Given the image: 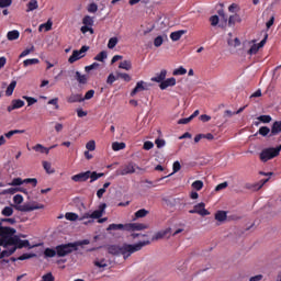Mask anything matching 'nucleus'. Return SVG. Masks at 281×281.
<instances>
[{
    "label": "nucleus",
    "instance_id": "nucleus-32",
    "mask_svg": "<svg viewBox=\"0 0 281 281\" xmlns=\"http://www.w3.org/2000/svg\"><path fill=\"white\" fill-rule=\"evenodd\" d=\"M19 36H21V33L18 30L9 31L7 33L8 41H18Z\"/></svg>",
    "mask_w": 281,
    "mask_h": 281
},
{
    "label": "nucleus",
    "instance_id": "nucleus-12",
    "mask_svg": "<svg viewBox=\"0 0 281 281\" xmlns=\"http://www.w3.org/2000/svg\"><path fill=\"white\" fill-rule=\"evenodd\" d=\"M16 234V229L10 226H3L0 222V241L5 238V236H14Z\"/></svg>",
    "mask_w": 281,
    "mask_h": 281
},
{
    "label": "nucleus",
    "instance_id": "nucleus-21",
    "mask_svg": "<svg viewBox=\"0 0 281 281\" xmlns=\"http://www.w3.org/2000/svg\"><path fill=\"white\" fill-rule=\"evenodd\" d=\"M108 254H111V256H122V246L109 245Z\"/></svg>",
    "mask_w": 281,
    "mask_h": 281
},
{
    "label": "nucleus",
    "instance_id": "nucleus-45",
    "mask_svg": "<svg viewBox=\"0 0 281 281\" xmlns=\"http://www.w3.org/2000/svg\"><path fill=\"white\" fill-rule=\"evenodd\" d=\"M191 188H193V190H196V192L203 190V180H195L194 182H192Z\"/></svg>",
    "mask_w": 281,
    "mask_h": 281
},
{
    "label": "nucleus",
    "instance_id": "nucleus-37",
    "mask_svg": "<svg viewBox=\"0 0 281 281\" xmlns=\"http://www.w3.org/2000/svg\"><path fill=\"white\" fill-rule=\"evenodd\" d=\"M75 80H77L79 85H87V75H82L80 71H76Z\"/></svg>",
    "mask_w": 281,
    "mask_h": 281
},
{
    "label": "nucleus",
    "instance_id": "nucleus-9",
    "mask_svg": "<svg viewBox=\"0 0 281 281\" xmlns=\"http://www.w3.org/2000/svg\"><path fill=\"white\" fill-rule=\"evenodd\" d=\"M14 210L18 212H34V210H45L44 204H23V205H13Z\"/></svg>",
    "mask_w": 281,
    "mask_h": 281
},
{
    "label": "nucleus",
    "instance_id": "nucleus-42",
    "mask_svg": "<svg viewBox=\"0 0 281 281\" xmlns=\"http://www.w3.org/2000/svg\"><path fill=\"white\" fill-rule=\"evenodd\" d=\"M108 53L106 50H102L95 57H94V60H98V63H104V60H106L108 58Z\"/></svg>",
    "mask_w": 281,
    "mask_h": 281
},
{
    "label": "nucleus",
    "instance_id": "nucleus-50",
    "mask_svg": "<svg viewBox=\"0 0 281 281\" xmlns=\"http://www.w3.org/2000/svg\"><path fill=\"white\" fill-rule=\"evenodd\" d=\"M117 43H119L117 37H111L108 42V49H115Z\"/></svg>",
    "mask_w": 281,
    "mask_h": 281
},
{
    "label": "nucleus",
    "instance_id": "nucleus-58",
    "mask_svg": "<svg viewBox=\"0 0 281 281\" xmlns=\"http://www.w3.org/2000/svg\"><path fill=\"white\" fill-rule=\"evenodd\" d=\"M260 50V48L258 47V45L257 44H252L251 46H250V48L247 50V54L249 55V56H254V54H256L257 52H259Z\"/></svg>",
    "mask_w": 281,
    "mask_h": 281
},
{
    "label": "nucleus",
    "instance_id": "nucleus-1",
    "mask_svg": "<svg viewBox=\"0 0 281 281\" xmlns=\"http://www.w3.org/2000/svg\"><path fill=\"white\" fill-rule=\"evenodd\" d=\"M41 244L31 245L29 239H21L19 235H7L3 240L0 241V247H14L16 249H34V247H38Z\"/></svg>",
    "mask_w": 281,
    "mask_h": 281
},
{
    "label": "nucleus",
    "instance_id": "nucleus-56",
    "mask_svg": "<svg viewBox=\"0 0 281 281\" xmlns=\"http://www.w3.org/2000/svg\"><path fill=\"white\" fill-rule=\"evenodd\" d=\"M220 21H221V18H218V15H212L211 18H210V23H211V25L213 26V27H216V25H218V23H220Z\"/></svg>",
    "mask_w": 281,
    "mask_h": 281
},
{
    "label": "nucleus",
    "instance_id": "nucleus-25",
    "mask_svg": "<svg viewBox=\"0 0 281 281\" xmlns=\"http://www.w3.org/2000/svg\"><path fill=\"white\" fill-rule=\"evenodd\" d=\"M215 221L218 223H225V221H227V211H217L215 213Z\"/></svg>",
    "mask_w": 281,
    "mask_h": 281
},
{
    "label": "nucleus",
    "instance_id": "nucleus-29",
    "mask_svg": "<svg viewBox=\"0 0 281 281\" xmlns=\"http://www.w3.org/2000/svg\"><path fill=\"white\" fill-rule=\"evenodd\" d=\"M172 170H173L172 173L160 178L158 181H161L162 179H168V177H172V175H176V172H179V170H181V162H179V160H176L173 162Z\"/></svg>",
    "mask_w": 281,
    "mask_h": 281
},
{
    "label": "nucleus",
    "instance_id": "nucleus-8",
    "mask_svg": "<svg viewBox=\"0 0 281 281\" xmlns=\"http://www.w3.org/2000/svg\"><path fill=\"white\" fill-rule=\"evenodd\" d=\"M88 49H90V47L87 45L81 46L79 50L74 49L71 56L68 58V63L74 65V63L80 60V58H85V54H87Z\"/></svg>",
    "mask_w": 281,
    "mask_h": 281
},
{
    "label": "nucleus",
    "instance_id": "nucleus-30",
    "mask_svg": "<svg viewBox=\"0 0 281 281\" xmlns=\"http://www.w3.org/2000/svg\"><path fill=\"white\" fill-rule=\"evenodd\" d=\"M55 256H58L56 247L55 248H45L44 249V257L45 258H55Z\"/></svg>",
    "mask_w": 281,
    "mask_h": 281
},
{
    "label": "nucleus",
    "instance_id": "nucleus-54",
    "mask_svg": "<svg viewBox=\"0 0 281 281\" xmlns=\"http://www.w3.org/2000/svg\"><path fill=\"white\" fill-rule=\"evenodd\" d=\"M41 63L38 58L25 59L23 61L24 67H30L31 65H38Z\"/></svg>",
    "mask_w": 281,
    "mask_h": 281
},
{
    "label": "nucleus",
    "instance_id": "nucleus-31",
    "mask_svg": "<svg viewBox=\"0 0 281 281\" xmlns=\"http://www.w3.org/2000/svg\"><path fill=\"white\" fill-rule=\"evenodd\" d=\"M67 102H69V104H74L76 102H85V99H82V94H71L67 99Z\"/></svg>",
    "mask_w": 281,
    "mask_h": 281
},
{
    "label": "nucleus",
    "instance_id": "nucleus-11",
    "mask_svg": "<svg viewBox=\"0 0 281 281\" xmlns=\"http://www.w3.org/2000/svg\"><path fill=\"white\" fill-rule=\"evenodd\" d=\"M189 214H199L200 216H210V211L205 209L204 202H200L189 211Z\"/></svg>",
    "mask_w": 281,
    "mask_h": 281
},
{
    "label": "nucleus",
    "instance_id": "nucleus-49",
    "mask_svg": "<svg viewBox=\"0 0 281 281\" xmlns=\"http://www.w3.org/2000/svg\"><path fill=\"white\" fill-rule=\"evenodd\" d=\"M82 24L87 25L88 27H93V18H91L90 15H86L82 19Z\"/></svg>",
    "mask_w": 281,
    "mask_h": 281
},
{
    "label": "nucleus",
    "instance_id": "nucleus-60",
    "mask_svg": "<svg viewBox=\"0 0 281 281\" xmlns=\"http://www.w3.org/2000/svg\"><path fill=\"white\" fill-rule=\"evenodd\" d=\"M56 278L54 277V274L52 272H47L46 274H44L42 277V281H55Z\"/></svg>",
    "mask_w": 281,
    "mask_h": 281
},
{
    "label": "nucleus",
    "instance_id": "nucleus-46",
    "mask_svg": "<svg viewBox=\"0 0 281 281\" xmlns=\"http://www.w3.org/2000/svg\"><path fill=\"white\" fill-rule=\"evenodd\" d=\"M43 168L47 172V175H54V172H56L55 169H52V164L48 161H43Z\"/></svg>",
    "mask_w": 281,
    "mask_h": 281
},
{
    "label": "nucleus",
    "instance_id": "nucleus-15",
    "mask_svg": "<svg viewBox=\"0 0 281 281\" xmlns=\"http://www.w3.org/2000/svg\"><path fill=\"white\" fill-rule=\"evenodd\" d=\"M164 203H166L167 207H177V205H181V198H172V196H165L162 198Z\"/></svg>",
    "mask_w": 281,
    "mask_h": 281
},
{
    "label": "nucleus",
    "instance_id": "nucleus-40",
    "mask_svg": "<svg viewBox=\"0 0 281 281\" xmlns=\"http://www.w3.org/2000/svg\"><path fill=\"white\" fill-rule=\"evenodd\" d=\"M38 255L34 252H24L20 257H18V260H30L32 258H37Z\"/></svg>",
    "mask_w": 281,
    "mask_h": 281
},
{
    "label": "nucleus",
    "instance_id": "nucleus-26",
    "mask_svg": "<svg viewBox=\"0 0 281 281\" xmlns=\"http://www.w3.org/2000/svg\"><path fill=\"white\" fill-rule=\"evenodd\" d=\"M148 214H150V212L146 209H140L138 211L135 212L134 214V218L133 221H137V218H146V216H148Z\"/></svg>",
    "mask_w": 281,
    "mask_h": 281
},
{
    "label": "nucleus",
    "instance_id": "nucleus-57",
    "mask_svg": "<svg viewBox=\"0 0 281 281\" xmlns=\"http://www.w3.org/2000/svg\"><path fill=\"white\" fill-rule=\"evenodd\" d=\"M24 183H31V186H33V188H36V186H38V180L36 178H26L23 180Z\"/></svg>",
    "mask_w": 281,
    "mask_h": 281
},
{
    "label": "nucleus",
    "instance_id": "nucleus-43",
    "mask_svg": "<svg viewBox=\"0 0 281 281\" xmlns=\"http://www.w3.org/2000/svg\"><path fill=\"white\" fill-rule=\"evenodd\" d=\"M187 74L188 69H186L183 66H180L179 68L172 71V76H186Z\"/></svg>",
    "mask_w": 281,
    "mask_h": 281
},
{
    "label": "nucleus",
    "instance_id": "nucleus-23",
    "mask_svg": "<svg viewBox=\"0 0 281 281\" xmlns=\"http://www.w3.org/2000/svg\"><path fill=\"white\" fill-rule=\"evenodd\" d=\"M236 23H243V18L238 15V13H235L233 15H229L228 18V27H234Z\"/></svg>",
    "mask_w": 281,
    "mask_h": 281
},
{
    "label": "nucleus",
    "instance_id": "nucleus-16",
    "mask_svg": "<svg viewBox=\"0 0 281 281\" xmlns=\"http://www.w3.org/2000/svg\"><path fill=\"white\" fill-rule=\"evenodd\" d=\"M25 106V101L21 99H13L11 104L7 108L8 113H12L15 109H23Z\"/></svg>",
    "mask_w": 281,
    "mask_h": 281
},
{
    "label": "nucleus",
    "instance_id": "nucleus-10",
    "mask_svg": "<svg viewBox=\"0 0 281 281\" xmlns=\"http://www.w3.org/2000/svg\"><path fill=\"white\" fill-rule=\"evenodd\" d=\"M150 87H153V83H148L144 80H140L138 82H136L135 88L131 91V97L135 98V95H137V93H139V91H149Z\"/></svg>",
    "mask_w": 281,
    "mask_h": 281
},
{
    "label": "nucleus",
    "instance_id": "nucleus-62",
    "mask_svg": "<svg viewBox=\"0 0 281 281\" xmlns=\"http://www.w3.org/2000/svg\"><path fill=\"white\" fill-rule=\"evenodd\" d=\"M229 183L227 181H224L215 187V192H221V190H225Z\"/></svg>",
    "mask_w": 281,
    "mask_h": 281
},
{
    "label": "nucleus",
    "instance_id": "nucleus-27",
    "mask_svg": "<svg viewBox=\"0 0 281 281\" xmlns=\"http://www.w3.org/2000/svg\"><path fill=\"white\" fill-rule=\"evenodd\" d=\"M15 252H16V248L14 246L11 247L8 250H2V251H1V248H0V260L3 259V258H10V256H12Z\"/></svg>",
    "mask_w": 281,
    "mask_h": 281
},
{
    "label": "nucleus",
    "instance_id": "nucleus-14",
    "mask_svg": "<svg viewBox=\"0 0 281 281\" xmlns=\"http://www.w3.org/2000/svg\"><path fill=\"white\" fill-rule=\"evenodd\" d=\"M148 229V225L142 223H126V232H143Z\"/></svg>",
    "mask_w": 281,
    "mask_h": 281
},
{
    "label": "nucleus",
    "instance_id": "nucleus-47",
    "mask_svg": "<svg viewBox=\"0 0 281 281\" xmlns=\"http://www.w3.org/2000/svg\"><path fill=\"white\" fill-rule=\"evenodd\" d=\"M168 235V229L166 231H160L155 234V236L151 238V240H161V238H165V236Z\"/></svg>",
    "mask_w": 281,
    "mask_h": 281
},
{
    "label": "nucleus",
    "instance_id": "nucleus-51",
    "mask_svg": "<svg viewBox=\"0 0 281 281\" xmlns=\"http://www.w3.org/2000/svg\"><path fill=\"white\" fill-rule=\"evenodd\" d=\"M65 218H66V221H72V222L80 220L78 214H76L74 212L66 213Z\"/></svg>",
    "mask_w": 281,
    "mask_h": 281
},
{
    "label": "nucleus",
    "instance_id": "nucleus-17",
    "mask_svg": "<svg viewBox=\"0 0 281 281\" xmlns=\"http://www.w3.org/2000/svg\"><path fill=\"white\" fill-rule=\"evenodd\" d=\"M175 85H177V79L175 77H170V78H165V80H162L161 85H159V89L161 91H166V89H168V87H175Z\"/></svg>",
    "mask_w": 281,
    "mask_h": 281
},
{
    "label": "nucleus",
    "instance_id": "nucleus-22",
    "mask_svg": "<svg viewBox=\"0 0 281 281\" xmlns=\"http://www.w3.org/2000/svg\"><path fill=\"white\" fill-rule=\"evenodd\" d=\"M126 232V224H110L106 232Z\"/></svg>",
    "mask_w": 281,
    "mask_h": 281
},
{
    "label": "nucleus",
    "instance_id": "nucleus-6",
    "mask_svg": "<svg viewBox=\"0 0 281 281\" xmlns=\"http://www.w3.org/2000/svg\"><path fill=\"white\" fill-rule=\"evenodd\" d=\"M120 78L122 80H124V82H131V80H133V77H131V75H128L126 72L116 71L115 75L113 72H111L108 76L106 85H109L110 87H113V82H115V80H120Z\"/></svg>",
    "mask_w": 281,
    "mask_h": 281
},
{
    "label": "nucleus",
    "instance_id": "nucleus-64",
    "mask_svg": "<svg viewBox=\"0 0 281 281\" xmlns=\"http://www.w3.org/2000/svg\"><path fill=\"white\" fill-rule=\"evenodd\" d=\"M155 144H156L157 148H164V146H166V139L156 138Z\"/></svg>",
    "mask_w": 281,
    "mask_h": 281
},
{
    "label": "nucleus",
    "instance_id": "nucleus-4",
    "mask_svg": "<svg viewBox=\"0 0 281 281\" xmlns=\"http://www.w3.org/2000/svg\"><path fill=\"white\" fill-rule=\"evenodd\" d=\"M106 210V203H101L99 205V209L98 210H94L92 213H85L80 218L79 221H85V218H89L88 221L83 222V225H89L91 223H94L93 220H99V218H102V216L104 215V212Z\"/></svg>",
    "mask_w": 281,
    "mask_h": 281
},
{
    "label": "nucleus",
    "instance_id": "nucleus-44",
    "mask_svg": "<svg viewBox=\"0 0 281 281\" xmlns=\"http://www.w3.org/2000/svg\"><path fill=\"white\" fill-rule=\"evenodd\" d=\"M259 186H260L259 182H256L254 184L246 183L245 188H246V190H252V192H258V190H261V187H259Z\"/></svg>",
    "mask_w": 281,
    "mask_h": 281
},
{
    "label": "nucleus",
    "instance_id": "nucleus-13",
    "mask_svg": "<svg viewBox=\"0 0 281 281\" xmlns=\"http://www.w3.org/2000/svg\"><path fill=\"white\" fill-rule=\"evenodd\" d=\"M89 175H91V170L77 173L71 177V181H75V183H85V181H89Z\"/></svg>",
    "mask_w": 281,
    "mask_h": 281
},
{
    "label": "nucleus",
    "instance_id": "nucleus-38",
    "mask_svg": "<svg viewBox=\"0 0 281 281\" xmlns=\"http://www.w3.org/2000/svg\"><path fill=\"white\" fill-rule=\"evenodd\" d=\"M14 89H16V80H12L5 90V95L10 98L12 93H14Z\"/></svg>",
    "mask_w": 281,
    "mask_h": 281
},
{
    "label": "nucleus",
    "instance_id": "nucleus-52",
    "mask_svg": "<svg viewBox=\"0 0 281 281\" xmlns=\"http://www.w3.org/2000/svg\"><path fill=\"white\" fill-rule=\"evenodd\" d=\"M0 223H1V225H3V223H10V225H16V218L15 217H2V218H0Z\"/></svg>",
    "mask_w": 281,
    "mask_h": 281
},
{
    "label": "nucleus",
    "instance_id": "nucleus-5",
    "mask_svg": "<svg viewBox=\"0 0 281 281\" xmlns=\"http://www.w3.org/2000/svg\"><path fill=\"white\" fill-rule=\"evenodd\" d=\"M280 154L277 147H267L261 150L259 154L260 161L267 164V161H271V159H276Z\"/></svg>",
    "mask_w": 281,
    "mask_h": 281
},
{
    "label": "nucleus",
    "instance_id": "nucleus-36",
    "mask_svg": "<svg viewBox=\"0 0 281 281\" xmlns=\"http://www.w3.org/2000/svg\"><path fill=\"white\" fill-rule=\"evenodd\" d=\"M257 120L261 123V124H270V122H272L273 117H271V115L269 114H262L259 115L257 117Z\"/></svg>",
    "mask_w": 281,
    "mask_h": 281
},
{
    "label": "nucleus",
    "instance_id": "nucleus-39",
    "mask_svg": "<svg viewBox=\"0 0 281 281\" xmlns=\"http://www.w3.org/2000/svg\"><path fill=\"white\" fill-rule=\"evenodd\" d=\"M119 69H125V71H131V69H133V64L131 63V60L121 61L119 65Z\"/></svg>",
    "mask_w": 281,
    "mask_h": 281
},
{
    "label": "nucleus",
    "instance_id": "nucleus-41",
    "mask_svg": "<svg viewBox=\"0 0 281 281\" xmlns=\"http://www.w3.org/2000/svg\"><path fill=\"white\" fill-rule=\"evenodd\" d=\"M124 148H126V143H124V142H114L113 144H112V149L114 150V151H117V150H124Z\"/></svg>",
    "mask_w": 281,
    "mask_h": 281
},
{
    "label": "nucleus",
    "instance_id": "nucleus-53",
    "mask_svg": "<svg viewBox=\"0 0 281 281\" xmlns=\"http://www.w3.org/2000/svg\"><path fill=\"white\" fill-rule=\"evenodd\" d=\"M23 180L21 178H14L9 186H12L13 188H20V186H23Z\"/></svg>",
    "mask_w": 281,
    "mask_h": 281
},
{
    "label": "nucleus",
    "instance_id": "nucleus-3",
    "mask_svg": "<svg viewBox=\"0 0 281 281\" xmlns=\"http://www.w3.org/2000/svg\"><path fill=\"white\" fill-rule=\"evenodd\" d=\"M146 245H150V240H143L136 244H123L121 246V256H123L124 260H128L133 254L142 251Z\"/></svg>",
    "mask_w": 281,
    "mask_h": 281
},
{
    "label": "nucleus",
    "instance_id": "nucleus-7",
    "mask_svg": "<svg viewBox=\"0 0 281 281\" xmlns=\"http://www.w3.org/2000/svg\"><path fill=\"white\" fill-rule=\"evenodd\" d=\"M135 170H140L142 172H146V169L140 168L137 164L131 161L128 162L122 170H116L117 177H124L126 175H134Z\"/></svg>",
    "mask_w": 281,
    "mask_h": 281
},
{
    "label": "nucleus",
    "instance_id": "nucleus-24",
    "mask_svg": "<svg viewBox=\"0 0 281 281\" xmlns=\"http://www.w3.org/2000/svg\"><path fill=\"white\" fill-rule=\"evenodd\" d=\"M183 34H188V31L187 30L175 31V32H171L170 38L171 41L177 42V41H180Z\"/></svg>",
    "mask_w": 281,
    "mask_h": 281
},
{
    "label": "nucleus",
    "instance_id": "nucleus-35",
    "mask_svg": "<svg viewBox=\"0 0 281 281\" xmlns=\"http://www.w3.org/2000/svg\"><path fill=\"white\" fill-rule=\"evenodd\" d=\"M26 12H34V10H38V1L37 0H30L26 4Z\"/></svg>",
    "mask_w": 281,
    "mask_h": 281
},
{
    "label": "nucleus",
    "instance_id": "nucleus-28",
    "mask_svg": "<svg viewBox=\"0 0 281 281\" xmlns=\"http://www.w3.org/2000/svg\"><path fill=\"white\" fill-rule=\"evenodd\" d=\"M53 25L54 22L52 21V19H48L45 23L38 26V32H43V30H45V32H49Z\"/></svg>",
    "mask_w": 281,
    "mask_h": 281
},
{
    "label": "nucleus",
    "instance_id": "nucleus-20",
    "mask_svg": "<svg viewBox=\"0 0 281 281\" xmlns=\"http://www.w3.org/2000/svg\"><path fill=\"white\" fill-rule=\"evenodd\" d=\"M166 76H168V70L162 69L160 74H157L156 77H153L150 80L151 82H157L158 85H161L166 80Z\"/></svg>",
    "mask_w": 281,
    "mask_h": 281
},
{
    "label": "nucleus",
    "instance_id": "nucleus-18",
    "mask_svg": "<svg viewBox=\"0 0 281 281\" xmlns=\"http://www.w3.org/2000/svg\"><path fill=\"white\" fill-rule=\"evenodd\" d=\"M258 135H261V137H269V135H271V127L261 126L256 134L250 135L249 137H257Z\"/></svg>",
    "mask_w": 281,
    "mask_h": 281
},
{
    "label": "nucleus",
    "instance_id": "nucleus-63",
    "mask_svg": "<svg viewBox=\"0 0 281 281\" xmlns=\"http://www.w3.org/2000/svg\"><path fill=\"white\" fill-rule=\"evenodd\" d=\"M86 148H87V150H90V151L95 150V140H89V142L86 144Z\"/></svg>",
    "mask_w": 281,
    "mask_h": 281
},
{
    "label": "nucleus",
    "instance_id": "nucleus-33",
    "mask_svg": "<svg viewBox=\"0 0 281 281\" xmlns=\"http://www.w3.org/2000/svg\"><path fill=\"white\" fill-rule=\"evenodd\" d=\"M93 265L94 267H98V269H106V267H109V263L104 258L94 260Z\"/></svg>",
    "mask_w": 281,
    "mask_h": 281
},
{
    "label": "nucleus",
    "instance_id": "nucleus-59",
    "mask_svg": "<svg viewBox=\"0 0 281 281\" xmlns=\"http://www.w3.org/2000/svg\"><path fill=\"white\" fill-rule=\"evenodd\" d=\"M154 45L155 47H161V45H164V36L158 35L157 37H155Z\"/></svg>",
    "mask_w": 281,
    "mask_h": 281
},
{
    "label": "nucleus",
    "instance_id": "nucleus-48",
    "mask_svg": "<svg viewBox=\"0 0 281 281\" xmlns=\"http://www.w3.org/2000/svg\"><path fill=\"white\" fill-rule=\"evenodd\" d=\"M22 99L27 102V106H33V104H36V102H38V99L34 97L23 95Z\"/></svg>",
    "mask_w": 281,
    "mask_h": 281
},
{
    "label": "nucleus",
    "instance_id": "nucleus-19",
    "mask_svg": "<svg viewBox=\"0 0 281 281\" xmlns=\"http://www.w3.org/2000/svg\"><path fill=\"white\" fill-rule=\"evenodd\" d=\"M16 192H22L23 194L29 195L30 193L27 192V189L23 187H14V188H9L3 191V194H16Z\"/></svg>",
    "mask_w": 281,
    "mask_h": 281
},
{
    "label": "nucleus",
    "instance_id": "nucleus-2",
    "mask_svg": "<svg viewBox=\"0 0 281 281\" xmlns=\"http://www.w3.org/2000/svg\"><path fill=\"white\" fill-rule=\"evenodd\" d=\"M91 240L83 239L77 241H70L67 244H60L56 246L57 249V258H65V256H69V254H74V251H78L80 247L83 245H90Z\"/></svg>",
    "mask_w": 281,
    "mask_h": 281
},
{
    "label": "nucleus",
    "instance_id": "nucleus-55",
    "mask_svg": "<svg viewBox=\"0 0 281 281\" xmlns=\"http://www.w3.org/2000/svg\"><path fill=\"white\" fill-rule=\"evenodd\" d=\"M87 10L90 14H95V12H98V4L95 2H91Z\"/></svg>",
    "mask_w": 281,
    "mask_h": 281
},
{
    "label": "nucleus",
    "instance_id": "nucleus-61",
    "mask_svg": "<svg viewBox=\"0 0 281 281\" xmlns=\"http://www.w3.org/2000/svg\"><path fill=\"white\" fill-rule=\"evenodd\" d=\"M13 203H14V205H21V203H23V195L15 194L13 196Z\"/></svg>",
    "mask_w": 281,
    "mask_h": 281
},
{
    "label": "nucleus",
    "instance_id": "nucleus-34",
    "mask_svg": "<svg viewBox=\"0 0 281 281\" xmlns=\"http://www.w3.org/2000/svg\"><path fill=\"white\" fill-rule=\"evenodd\" d=\"M2 216L10 217L14 214V205L4 206L1 211Z\"/></svg>",
    "mask_w": 281,
    "mask_h": 281
}]
</instances>
